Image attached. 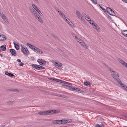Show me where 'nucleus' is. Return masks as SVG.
Returning a JSON list of instances; mask_svg holds the SVG:
<instances>
[{"mask_svg":"<svg viewBox=\"0 0 127 127\" xmlns=\"http://www.w3.org/2000/svg\"><path fill=\"white\" fill-rule=\"evenodd\" d=\"M56 112V111L55 110H50L39 112L38 113V114L40 115H45L49 114V113L52 114L55 113Z\"/></svg>","mask_w":127,"mask_h":127,"instance_id":"obj_1","label":"nucleus"},{"mask_svg":"<svg viewBox=\"0 0 127 127\" xmlns=\"http://www.w3.org/2000/svg\"><path fill=\"white\" fill-rule=\"evenodd\" d=\"M75 39L81 45H82L84 48L87 49L88 47L86 44L82 40L79 38L77 36H75Z\"/></svg>","mask_w":127,"mask_h":127,"instance_id":"obj_2","label":"nucleus"},{"mask_svg":"<svg viewBox=\"0 0 127 127\" xmlns=\"http://www.w3.org/2000/svg\"><path fill=\"white\" fill-rule=\"evenodd\" d=\"M115 78L117 83L118 84H120L122 87L124 88H125V90L127 91V86L123 84L120 80L118 78Z\"/></svg>","mask_w":127,"mask_h":127,"instance_id":"obj_3","label":"nucleus"},{"mask_svg":"<svg viewBox=\"0 0 127 127\" xmlns=\"http://www.w3.org/2000/svg\"><path fill=\"white\" fill-rule=\"evenodd\" d=\"M82 15L84 16L85 18L91 24L92 22H93V21L91 20V18L87 15L85 14L84 13H82Z\"/></svg>","mask_w":127,"mask_h":127,"instance_id":"obj_4","label":"nucleus"},{"mask_svg":"<svg viewBox=\"0 0 127 127\" xmlns=\"http://www.w3.org/2000/svg\"><path fill=\"white\" fill-rule=\"evenodd\" d=\"M109 70L112 73L111 75L112 76L113 78H114L115 80H116L115 78H117L116 77H115L114 75H115L117 77H119V75L116 71H115L112 70V69L111 68H109Z\"/></svg>","mask_w":127,"mask_h":127,"instance_id":"obj_5","label":"nucleus"},{"mask_svg":"<svg viewBox=\"0 0 127 127\" xmlns=\"http://www.w3.org/2000/svg\"><path fill=\"white\" fill-rule=\"evenodd\" d=\"M22 51L24 54H26L28 53H29V51L27 47L21 45Z\"/></svg>","mask_w":127,"mask_h":127,"instance_id":"obj_6","label":"nucleus"},{"mask_svg":"<svg viewBox=\"0 0 127 127\" xmlns=\"http://www.w3.org/2000/svg\"><path fill=\"white\" fill-rule=\"evenodd\" d=\"M91 24H92L93 27L98 31H100V29L99 27L94 21H93V22H92Z\"/></svg>","mask_w":127,"mask_h":127,"instance_id":"obj_7","label":"nucleus"},{"mask_svg":"<svg viewBox=\"0 0 127 127\" xmlns=\"http://www.w3.org/2000/svg\"><path fill=\"white\" fill-rule=\"evenodd\" d=\"M76 15L78 18L81 20H82L83 19V17L82 15L80 13L78 10L76 11Z\"/></svg>","mask_w":127,"mask_h":127,"instance_id":"obj_8","label":"nucleus"},{"mask_svg":"<svg viewBox=\"0 0 127 127\" xmlns=\"http://www.w3.org/2000/svg\"><path fill=\"white\" fill-rule=\"evenodd\" d=\"M32 5L34 9L39 13V15H42V13L41 12L40 10L35 5H34L33 4H32Z\"/></svg>","mask_w":127,"mask_h":127,"instance_id":"obj_9","label":"nucleus"},{"mask_svg":"<svg viewBox=\"0 0 127 127\" xmlns=\"http://www.w3.org/2000/svg\"><path fill=\"white\" fill-rule=\"evenodd\" d=\"M63 86H64L65 87V88H66L67 87L71 91H76V88H74L71 86L66 85H63Z\"/></svg>","mask_w":127,"mask_h":127,"instance_id":"obj_10","label":"nucleus"},{"mask_svg":"<svg viewBox=\"0 0 127 127\" xmlns=\"http://www.w3.org/2000/svg\"><path fill=\"white\" fill-rule=\"evenodd\" d=\"M1 17L3 20L6 23H9L5 15L3 14H1L0 15Z\"/></svg>","mask_w":127,"mask_h":127,"instance_id":"obj_11","label":"nucleus"},{"mask_svg":"<svg viewBox=\"0 0 127 127\" xmlns=\"http://www.w3.org/2000/svg\"><path fill=\"white\" fill-rule=\"evenodd\" d=\"M36 19L38 20L40 23L43 22V20H42L41 17L39 15L37 14H36V15L34 16Z\"/></svg>","mask_w":127,"mask_h":127,"instance_id":"obj_12","label":"nucleus"},{"mask_svg":"<svg viewBox=\"0 0 127 127\" xmlns=\"http://www.w3.org/2000/svg\"><path fill=\"white\" fill-rule=\"evenodd\" d=\"M34 50L35 52L37 53H39L40 54H42V51L40 49L36 47V48H34Z\"/></svg>","mask_w":127,"mask_h":127,"instance_id":"obj_13","label":"nucleus"},{"mask_svg":"<svg viewBox=\"0 0 127 127\" xmlns=\"http://www.w3.org/2000/svg\"><path fill=\"white\" fill-rule=\"evenodd\" d=\"M58 12L59 13V15L63 19H64L66 18L65 15L62 11H58Z\"/></svg>","mask_w":127,"mask_h":127,"instance_id":"obj_14","label":"nucleus"},{"mask_svg":"<svg viewBox=\"0 0 127 127\" xmlns=\"http://www.w3.org/2000/svg\"><path fill=\"white\" fill-rule=\"evenodd\" d=\"M118 61L121 63L124 66H125L127 64L124 61L122 60L121 59L119 58L118 59Z\"/></svg>","mask_w":127,"mask_h":127,"instance_id":"obj_15","label":"nucleus"},{"mask_svg":"<svg viewBox=\"0 0 127 127\" xmlns=\"http://www.w3.org/2000/svg\"><path fill=\"white\" fill-rule=\"evenodd\" d=\"M10 52L12 55L14 56L16 55V52L14 49H11L10 50Z\"/></svg>","mask_w":127,"mask_h":127,"instance_id":"obj_16","label":"nucleus"},{"mask_svg":"<svg viewBox=\"0 0 127 127\" xmlns=\"http://www.w3.org/2000/svg\"><path fill=\"white\" fill-rule=\"evenodd\" d=\"M60 83L65 84H68L69 85L71 86H72V84L71 83L61 80H60Z\"/></svg>","mask_w":127,"mask_h":127,"instance_id":"obj_17","label":"nucleus"},{"mask_svg":"<svg viewBox=\"0 0 127 127\" xmlns=\"http://www.w3.org/2000/svg\"><path fill=\"white\" fill-rule=\"evenodd\" d=\"M43 60L39 59L37 60V62L39 63L40 65H44V64L43 62Z\"/></svg>","mask_w":127,"mask_h":127,"instance_id":"obj_18","label":"nucleus"},{"mask_svg":"<svg viewBox=\"0 0 127 127\" xmlns=\"http://www.w3.org/2000/svg\"><path fill=\"white\" fill-rule=\"evenodd\" d=\"M5 75H7L10 77H12L13 76L15 77V76L13 74L8 73V72L6 71H5Z\"/></svg>","mask_w":127,"mask_h":127,"instance_id":"obj_19","label":"nucleus"},{"mask_svg":"<svg viewBox=\"0 0 127 127\" xmlns=\"http://www.w3.org/2000/svg\"><path fill=\"white\" fill-rule=\"evenodd\" d=\"M31 65L33 68L37 70L38 65L33 64H32Z\"/></svg>","mask_w":127,"mask_h":127,"instance_id":"obj_20","label":"nucleus"},{"mask_svg":"<svg viewBox=\"0 0 127 127\" xmlns=\"http://www.w3.org/2000/svg\"><path fill=\"white\" fill-rule=\"evenodd\" d=\"M0 48L1 49V50L3 51H5L6 49V45H3L1 46H0Z\"/></svg>","mask_w":127,"mask_h":127,"instance_id":"obj_21","label":"nucleus"},{"mask_svg":"<svg viewBox=\"0 0 127 127\" xmlns=\"http://www.w3.org/2000/svg\"><path fill=\"white\" fill-rule=\"evenodd\" d=\"M54 64L55 65L59 67H60L62 66V64L59 62H55Z\"/></svg>","mask_w":127,"mask_h":127,"instance_id":"obj_22","label":"nucleus"},{"mask_svg":"<svg viewBox=\"0 0 127 127\" xmlns=\"http://www.w3.org/2000/svg\"><path fill=\"white\" fill-rule=\"evenodd\" d=\"M65 21L68 24H69L70 25H72V24L71 25L70 24V20L68 19V18L67 19L66 18L64 19Z\"/></svg>","mask_w":127,"mask_h":127,"instance_id":"obj_23","label":"nucleus"},{"mask_svg":"<svg viewBox=\"0 0 127 127\" xmlns=\"http://www.w3.org/2000/svg\"><path fill=\"white\" fill-rule=\"evenodd\" d=\"M14 44L16 49L17 50H18L19 49V46L17 44H16L14 42Z\"/></svg>","mask_w":127,"mask_h":127,"instance_id":"obj_24","label":"nucleus"},{"mask_svg":"<svg viewBox=\"0 0 127 127\" xmlns=\"http://www.w3.org/2000/svg\"><path fill=\"white\" fill-rule=\"evenodd\" d=\"M127 30H124L122 32V33L126 36H127Z\"/></svg>","mask_w":127,"mask_h":127,"instance_id":"obj_25","label":"nucleus"},{"mask_svg":"<svg viewBox=\"0 0 127 127\" xmlns=\"http://www.w3.org/2000/svg\"><path fill=\"white\" fill-rule=\"evenodd\" d=\"M51 80L54 81H56L57 82H60V80L55 78H51L50 79Z\"/></svg>","mask_w":127,"mask_h":127,"instance_id":"obj_26","label":"nucleus"},{"mask_svg":"<svg viewBox=\"0 0 127 127\" xmlns=\"http://www.w3.org/2000/svg\"><path fill=\"white\" fill-rule=\"evenodd\" d=\"M109 14L111 15L114 16L115 15V13L111 9V10L110 12H109Z\"/></svg>","mask_w":127,"mask_h":127,"instance_id":"obj_27","label":"nucleus"},{"mask_svg":"<svg viewBox=\"0 0 127 127\" xmlns=\"http://www.w3.org/2000/svg\"><path fill=\"white\" fill-rule=\"evenodd\" d=\"M65 124L69 123L72 121V120L70 119H68L65 120Z\"/></svg>","mask_w":127,"mask_h":127,"instance_id":"obj_28","label":"nucleus"},{"mask_svg":"<svg viewBox=\"0 0 127 127\" xmlns=\"http://www.w3.org/2000/svg\"><path fill=\"white\" fill-rule=\"evenodd\" d=\"M45 69V68L42 66H41L39 65H38V70H40L41 69Z\"/></svg>","mask_w":127,"mask_h":127,"instance_id":"obj_29","label":"nucleus"},{"mask_svg":"<svg viewBox=\"0 0 127 127\" xmlns=\"http://www.w3.org/2000/svg\"><path fill=\"white\" fill-rule=\"evenodd\" d=\"M75 92L81 93L82 92V90L79 88H76Z\"/></svg>","mask_w":127,"mask_h":127,"instance_id":"obj_30","label":"nucleus"},{"mask_svg":"<svg viewBox=\"0 0 127 127\" xmlns=\"http://www.w3.org/2000/svg\"><path fill=\"white\" fill-rule=\"evenodd\" d=\"M84 85L85 86H88L90 85V83L88 81L85 82L84 84Z\"/></svg>","mask_w":127,"mask_h":127,"instance_id":"obj_31","label":"nucleus"},{"mask_svg":"<svg viewBox=\"0 0 127 127\" xmlns=\"http://www.w3.org/2000/svg\"><path fill=\"white\" fill-rule=\"evenodd\" d=\"M111 9L109 7H107L106 8V10L107 13L109 14V12H110Z\"/></svg>","mask_w":127,"mask_h":127,"instance_id":"obj_32","label":"nucleus"},{"mask_svg":"<svg viewBox=\"0 0 127 127\" xmlns=\"http://www.w3.org/2000/svg\"><path fill=\"white\" fill-rule=\"evenodd\" d=\"M6 38L5 37V36H4L2 37V38L0 39V41H3L4 40H6Z\"/></svg>","mask_w":127,"mask_h":127,"instance_id":"obj_33","label":"nucleus"},{"mask_svg":"<svg viewBox=\"0 0 127 127\" xmlns=\"http://www.w3.org/2000/svg\"><path fill=\"white\" fill-rule=\"evenodd\" d=\"M96 127H104L103 124H101L100 125L97 124L95 126Z\"/></svg>","mask_w":127,"mask_h":127,"instance_id":"obj_34","label":"nucleus"},{"mask_svg":"<svg viewBox=\"0 0 127 127\" xmlns=\"http://www.w3.org/2000/svg\"><path fill=\"white\" fill-rule=\"evenodd\" d=\"M59 96L64 98H66L67 97V96L63 95H59Z\"/></svg>","mask_w":127,"mask_h":127,"instance_id":"obj_35","label":"nucleus"},{"mask_svg":"<svg viewBox=\"0 0 127 127\" xmlns=\"http://www.w3.org/2000/svg\"><path fill=\"white\" fill-rule=\"evenodd\" d=\"M91 0L95 4H97V0Z\"/></svg>","mask_w":127,"mask_h":127,"instance_id":"obj_36","label":"nucleus"},{"mask_svg":"<svg viewBox=\"0 0 127 127\" xmlns=\"http://www.w3.org/2000/svg\"><path fill=\"white\" fill-rule=\"evenodd\" d=\"M61 124H65V120H61Z\"/></svg>","mask_w":127,"mask_h":127,"instance_id":"obj_37","label":"nucleus"},{"mask_svg":"<svg viewBox=\"0 0 127 127\" xmlns=\"http://www.w3.org/2000/svg\"><path fill=\"white\" fill-rule=\"evenodd\" d=\"M11 91L13 92H18L19 91L18 90H16L15 89H12L11 90Z\"/></svg>","mask_w":127,"mask_h":127,"instance_id":"obj_38","label":"nucleus"},{"mask_svg":"<svg viewBox=\"0 0 127 127\" xmlns=\"http://www.w3.org/2000/svg\"><path fill=\"white\" fill-rule=\"evenodd\" d=\"M30 48L31 49H33L34 50V48H36V47L32 45L31 46H30Z\"/></svg>","mask_w":127,"mask_h":127,"instance_id":"obj_39","label":"nucleus"},{"mask_svg":"<svg viewBox=\"0 0 127 127\" xmlns=\"http://www.w3.org/2000/svg\"><path fill=\"white\" fill-rule=\"evenodd\" d=\"M33 14L34 16H35V15L36 14H37V13L34 10V11H33V12H32V13Z\"/></svg>","mask_w":127,"mask_h":127,"instance_id":"obj_40","label":"nucleus"},{"mask_svg":"<svg viewBox=\"0 0 127 127\" xmlns=\"http://www.w3.org/2000/svg\"><path fill=\"white\" fill-rule=\"evenodd\" d=\"M58 120H54L53 121L52 123L53 124H57Z\"/></svg>","mask_w":127,"mask_h":127,"instance_id":"obj_41","label":"nucleus"},{"mask_svg":"<svg viewBox=\"0 0 127 127\" xmlns=\"http://www.w3.org/2000/svg\"><path fill=\"white\" fill-rule=\"evenodd\" d=\"M30 9L32 13L34 11V10L32 8H30Z\"/></svg>","mask_w":127,"mask_h":127,"instance_id":"obj_42","label":"nucleus"},{"mask_svg":"<svg viewBox=\"0 0 127 127\" xmlns=\"http://www.w3.org/2000/svg\"><path fill=\"white\" fill-rule=\"evenodd\" d=\"M57 124H61V120H58Z\"/></svg>","mask_w":127,"mask_h":127,"instance_id":"obj_43","label":"nucleus"},{"mask_svg":"<svg viewBox=\"0 0 127 127\" xmlns=\"http://www.w3.org/2000/svg\"><path fill=\"white\" fill-rule=\"evenodd\" d=\"M20 63L19 64V65L20 66H23L24 65V64L23 63H22V62H20Z\"/></svg>","mask_w":127,"mask_h":127,"instance_id":"obj_44","label":"nucleus"},{"mask_svg":"<svg viewBox=\"0 0 127 127\" xmlns=\"http://www.w3.org/2000/svg\"><path fill=\"white\" fill-rule=\"evenodd\" d=\"M99 6H100V8L103 10H104L105 9L104 8H103L101 6H100L99 5Z\"/></svg>","mask_w":127,"mask_h":127,"instance_id":"obj_45","label":"nucleus"},{"mask_svg":"<svg viewBox=\"0 0 127 127\" xmlns=\"http://www.w3.org/2000/svg\"><path fill=\"white\" fill-rule=\"evenodd\" d=\"M27 44L29 46V47H30V46H31L32 45L31 44L29 43H27Z\"/></svg>","mask_w":127,"mask_h":127,"instance_id":"obj_46","label":"nucleus"},{"mask_svg":"<svg viewBox=\"0 0 127 127\" xmlns=\"http://www.w3.org/2000/svg\"><path fill=\"white\" fill-rule=\"evenodd\" d=\"M17 61L19 62H21V60L20 59H18L17 60Z\"/></svg>","mask_w":127,"mask_h":127,"instance_id":"obj_47","label":"nucleus"},{"mask_svg":"<svg viewBox=\"0 0 127 127\" xmlns=\"http://www.w3.org/2000/svg\"><path fill=\"white\" fill-rule=\"evenodd\" d=\"M55 95L56 96H59V94H56Z\"/></svg>","mask_w":127,"mask_h":127,"instance_id":"obj_48","label":"nucleus"},{"mask_svg":"<svg viewBox=\"0 0 127 127\" xmlns=\"http://www.w3.org/2000/svg\"><path fill=\"white\" fill-rule=\"evenodd\" d=\"M72 36L74 37V38H75V36H76L75 35V34L73 33L72 34Z\"/></svg>","mask_w":127,"mask_h":127,"instance_id":"obj_49","label":"nucleus"},{"mask_svg":"<svg viewBox=\"0 0 127 127\" xmlns=\"http://www.w3.org/2000/svg\"><path fill=\"white\" fill-rule=\"evenodd\" d=\"M123 1L127 3V0H124Z\"/></svg>","mask_w":127,"mask_h":127,"instance_id":"obj_50","label":"nucleus"},{"mask_svg":"<svg viewBox=\"0 0 127 127\" xmlns=\"http://www.w3.org/2000/svg\"><path fill=\"white\" fill-rule=\"evenodd\" d=\"M0 56L1 57H2L3 56L2 55V54H0Z\"/></svg>","mask_w":127,"mask_h":127,"instance_id":"obj_51","label":"nucleus"},{"mask_svg":"<svg viewBox=\"0 0 127 127\" xmlns=\"http://www.w3.org/2000/svg\"><path fill=\"white\" fill-rule=\"evenodd\" d=\"M36 2H37L38 1L37 0H34Z\"/></svg>","mask_w":127,"mask_h":127,"instance_id":"obj_52","label":"nucleus"},{"mask_svg":"<svg viewBox=\"0 0 127 127\" xmlns=\"http://www.w3.org/2000/svg\"><path fill=\"white\" fill-rule=\"evenodd\" d=\"M125 67H126L127 68V64L125 66Z\"/></svg>","mask_w":127,"mask_h":127,"instance_id":"obj_53","label":"nucleus"},{"mask_svg":"<svg viewBox=\"0 0 127 127\" xmlns=\"http://www.w3.org/2000/svg\"><path fill=\"white\" fill-rule=\"evenodd\" d=\"M52 36H53V37H54V35H53V34H52Z\"/></svg>","mask_w":127,"mask_h":127,"instance_id":"obj_54","label":"nucleus"},{"mask_svg":"<svg viewBox=\"0 0 127 127\" xmlns=\"http://www.w3.org/2000/svg\"><path fill=\"white\" fill-rule=\"evenodd\" d=\"M31 58H33V59H34V58L33 57H32Z\"/></svg>","mask_w":127,"mask_h":127,"instance_id":"obj_55","label":"nucleus"},{"mask_svg":"<svg viewBox=\"0 0 127 127\" xmlns=\"http://www.w3.org/2000/svg\"><path fill=\"white\" fill-rule=\"evenodd\" d=\"M123 1L124 0H122Z\"/></svg>","mask_w":127,"mask_h":127,"instance_id":"obj_56","label":"nucleus"}]
</instances>
